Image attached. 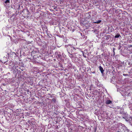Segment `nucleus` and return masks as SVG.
Here are the masks:
<instances>
[{"label": "nucleus", "instance_id": "f257e3e1", "mask_svg": "<svg viewBox=\"0 0 132 132\" xmlns=\"http://www.w3.org/2000/svg\"><path fill=\"white\" fill-rule=\"evenodd\" d=\"M72 48V47L70 45L67 46V50L68 52L71 55L70 53V52L71 51Z\"/></svg>", "mask_w": 132, "mask_h": 132}, {"label": "nucleus", "instance_id": "f03ea898", "mask_svg": "<svg viewBox=\"0 0 132 132\" xmlns=\"http://www.w3.org/2000/svg\"><path fill=\"white\" fill-rule=\"evenodd\" d=\"M55 54L57 58H60L61 57V56L60 53H58L57 52H56L55 53Z\"/></svg>", "mask_w": 132, "mask_h": 132}, {"label": "nucleus", "instance_id": "7ed1b4c3", "mask_svg": "<svg viewBox=\"0 0 132 132\" xmlns=\"http://www.w3.org/2000/svg\"><path fill=\"white\" fill-rule=\"evenodd\" d=\"M105 103L107 104H109L112 103V102L110 100H107L105 101Z\"/></svg>", "mask_w": 132, "mask_h": 132}, {"label": "nucleus", "instance_id": "20e7f679", "mask_svg": "<svg viewBox=\"0 0 132 132\" xmlns=\"http://www.w3.org/2000/svg\"><path fill=\"white\" fill-rule=\"evenodd\" d=\"M100 70L101 72L102 73H103L104 71L103 68L101 66H100L99 67Z\"/></svg>", "mask_w": 132, "mask_h": 132}, {"label": "nucleus", "instance_id": "39448f33", "mask_svg": "<svg viewBox=\"0 0 132 132\" xmlns=\"http://www.w3.org/2000/svg\"><path fill=\"white\" fill-rule=\"evenodd\" d=\"M10 3V1L9 0H6L5 2V3H6V4H8L9 5V3Z\"/></svg>", "mask_w": 132, "mask_h": 132}, {"label": "nucleus", "instance_id": "423d86ee", "mask_svg": "<svg viewBox=\"0 0 132 132\" xmlns=\"http://www.w3.org/2000/svg\"><path fill=\"white\" fill-rule=\"evenodd\" d=\"M101 20H99L97 21H96V22H94V23H99L101 22Z\"/></svg>", "mask_w": 132, "mask_h": 132}, {"label": "nucleus", "instance_id": "0eeeda50", "mask_svg": "<svg viewBox=\"0 0 132 132\" xmlns=\"http://www.w3.org/2000/svg\"><path fill=\"white\" fill-rule=\"evenodd\" d=\"M120 36V34H118L116 35L114 37L115 38H118Z\"/></svg>", "mask_w": 132, "mask_h": 132}, {"label": "nucleus", "instance_id": "6e6552de", "mask_svg": "<svg viewBox=\"0 0 132 132\" xmlns=\"http://www.w3.org/2000/svg\"><path fill=\"white\" fill-rule=\"evenodd\" d=\"M55 128L56 129H59V128L58 127V126L57 125H56L55 126Z\"/></svg>", "mask_w": 132, "mask_h": 132}, {"label": "nucleus", "instance_id": "1a4fd4ad", "mask_svg": "<svg viewBox=\"0 0 132 132\" xmlns=\"http://www.w3.org/2000/svg\"><path fill=\"white\" fill-rule=\"evenodd\" d=\"M123 76H128V75L127 74H123Z\"/></svg>", "mask_w": 132, "mask_h": 132}, {"label": "nucleus", "instance_id": "9d476101", "mask_svg": "<svg viewBox=\"0 0 132 132\" xmlns=\"http://www.w3.org/2000/svg\"><path fill=\"white\" fill-rule=\"evenodd\" d=\"M6 118L7 119V118H8V117H9V116H6Z\"/></svg>", "mask_w": 132, "mask_h": 132}, {"label": "nucleus", "instance_id": "9b49d317", "mask_svg": "<svg viewBox=\"0 0 132 132\" xmlns=\"http://www.w3.org/2000/svg\"><path fill=\"white\" fill-rule=\"evenodd\" d=\"M83 56H84V57H86L85 56V55H84V54H83Z\"/></svg>", "mask_w": 132, "mask_h": 132}, {"label": "nucleus", "instance_id": "f8f14e48", "mask_svg": "<svg viewBox=\"0 0 132 132\" xmlns=\"http://www.w3.org/2000/svg\"><path fill=\"white\" fill-rule=\"evenodd\" d=\"M83 56H84V57H86L85 56V55H84V54H83Z\"/></svg>", "mask_w": 132, "mask_h": 132}, {"label": "nucleus", "instance_id": "ddd939ff", "mask_svg": "<svg viewBox=\"0 0 132 132\" xmlns=\"http://www.w3.org/2000/svg\"><path fill=\"white\" fill-rule=\"evenodd\" d=\"M130 47H132V45H130Z\"/></svg>", "mask_w": 132, "mask_h": 132}, {"label": "nucleus", "instance_id": "4468645a", "mask_svg": "<svg viewBox=\"0 0 132 132\" xmlns=\"http://www.w3.org/2000/svg\"><path fill=\"white\" fill-rule=\"evenodd\" d=\"M117 132H120V131H117Z\"/></svg>", "mask_w": 132, "mask_h": 132}]
</instances>
